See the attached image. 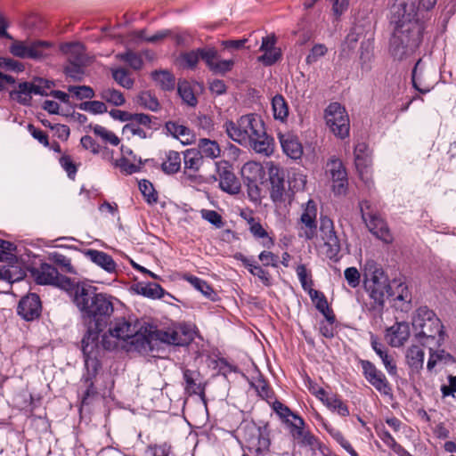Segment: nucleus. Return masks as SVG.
<instances>
[{
  "instance_id": "obj_1",
  "label": "nucleus",
  "mask_w": 456,
  "mask_h": 456,
  "mask_svg": "<svg viewBox=\"0 0 456 456\" xmlns=\"http://www.w3.org/2000/svg\"><path fill=\"white\" fill-rule=\"evenodd\" d=\"M389 22V54L395 61L406 60L419 48L425 29L424 22L418 18L416 0H395Z\"/></svg>"
},
{
  "instance_id": "obj_2",
  "label": "nucleus",
  "mask_w": 456,
  "mask_h": 456,
  "mask_svg": "<svg viewBox=\"0 0 456 456\" xmlns=\"http://www.w3.org/2000/svg\"><path fill=\"white\" fill-rule=\"evenodd\" d=\"M74 303L87 324V331L81 341L82 347L86 344L91 345L93 348H101L99 335L113 313L112 302L107 295L97 293L91 287H77L75 290Z\"/></svg>"
},
{
  "instance_id": "obj_3",
  "label": "nucleus",
  "mask_w": 456,
  "mask_h": 456,
  "mask_svg": "<svg viewBox=\"0 0 456 456\" xmlns=\"http://www.w3.org/2000/svg\"><path fill=\"white\" fill-rule=\"evenodd\" d=\"M364 288L373 300L371 310L380 311L384 306L386 296H394L383 269L373 259H367L362 266Z\"/></svg>"
},
{
  "instance_id": "obj_4",
  "label": "nucleus",
  "mask_w": 456,
  "mask_h": 456,
  "mask_svg": "<svg viewBox=\"0 0 456 456\" xmlns=\"http://www.w3.org/2000/svg\"><path fill=\"white\" fill-rule=\"evenodd\" d=\"M412 325L417 330L416 337L419 341L428 349H432V345L440 346L444 339L441 321L428 307H419L417 310Z\"/></svg>"
},
{
  "instance_id": "obj_5",
  "label": "nucleus",
  "mask_w": 456,
  "mask_h": 456,
  "mask_svg": "<svg viewBox=\"0 0 456 456\" xmlns=\"http://www.w3.org/2000/svg\"><path fill=\"white\" fill-rule=\"evenodd\" d=\"M232 436L256 455H264L269 452L271 441L266 424L257 425L254 421L244 420Z\"/></svg>"
},
{
  "instance_id": "obj_6",
  "label": "nucleus",
  "mask_w": 456,
  "mask_h": 456,
  "mask_svg": "<svg viewBox=\"0 0 456 456\" xmlns=\"http://www.w3.org/2000/svg\"><path fill=\"white\" fill-rule=\"evenodd\" d=\"M194 334L195 332L188 325L162 330L155 329L150 330L147 335L143 334L140 348L152 349L153 343L158 341L170 346H186L194 339Z\"/></svg>"
},
{
  "instance_id": "obj_7",
  "label": "nucleus",
  "mask_w": 456,
  "mask_h": 456,
  "mask_svg": "<svg viewBox=\"0 0 456 456\" xmlns=\"http://www.w3.org/2000/svg\"><path fill=\"white\" fill-rule=\"evenodd\" d=\"M101 348H93L91 345L82 347L85 362V373L81 379L82 404H89L91 400L97 395V389L94 387V379L102 368L100 362Z\"/></svg>"
},
{
  "instance_id": "obj_8",
  "label": "nucleus",
  "mask_w": 456,
  "mask_h": 456,
  "mask_svg": "<svg viewBox=\"0 0 456 456\" xmlns=\"http://www.w3.org/2000/svg\"><path fill=\"white\" fill-rule=\"evenodd\" d=\"M265 128L260 116L248 114L241 116L236 123L230 122V139L240 145L248 146L252 138Z\"/></svg>"
},
{
  "instance_id": "obj_9",
  "label": "nucleus",
  "mask_w": 456,
  "mask_h": 456,
  "mask_svg": "<svg viewBox=\"0 0 456 456\" xmlns=\"http://www.w3.org/2000/svg\"><path fill=\"white\" fill-rule=\"evenodd\" d=\"M200 59L204 61L209 69L216 74L228 71V61H219L217 52L214 48H199L180 55L181 65L187 69H194Z\"/></svg>"
},
{
  "instance_id": "obj_10",
  "label": "nucleus",
  "mask_w": 456,
  "mask_h": 456,
  "mask_svg": "<svg viewBox=\"0 0 456 456\" xmlns=\"http://www.w3.org/2000/svg\"><path fill=\"white\" fill-rule=\"evenodd\" d=\"M111 337L124 341L131 339L130 344L140 348L143 334L140 332L137 322L132 318H116L109 329Z\"/></svg>"
},
{
  "instance_id": "obj_11",
  "label": "nucleus",
  "mask_w": 456,
  "mask_h": 456,
  "mask_svg": "<svg viewBox=\"0 0 456 456\" xmlns=\"http://www.w3.org/2000/svg\"><path fill=\"white\" fill-rule=\"evenodd\" d=\"M326 124L330 131L341 139L349 135V117L338 102L330 103L325 110Z\"/></svg>"
},
{
  "instance_id": "obj_12",
  "label": "nucleus",
  "mask_w": 456,
  "mask_h": 456,
  "mask_svg": "<svg viewBox=\"0 0 456 456\" xmlns=\"http://www.w3.org/2000/svg\"><path fill=\"white\" fill-rule=\"evenodd\" d=\"M53 45L48 41L37 40L31 43L15 41L10 47L12 55L31 60H43L50 55Z\"/></svg>"
},
{
  "instance_id": "obj_13",
  "label": "nucleus",
  "mask_w": 456,
  "mask_h": 456,
  "mask_svg": "<svg viewBox=\"0 0 456 456\" xmlns=\"http://www.w3.org/2000/svg\"><path fill=\"white\" fill-rule=\"evenodd\" d=\"M30 273L37 284L55 285L65 289L73 287V282L68 277L61 275L52 265L44 263L38 268H32Z\"/></svg>"
},
{
  "instance_id": "obj_14",
  "label": "nucleus",
  "mask_w": 456,
  "mask_h": 456,
  "mask_svg": "<svg viewBox=\"0 0 456 456\" xmlns=\"http://www.w3.org/2000/svg\"><path fill=\"white\" fill-rule=\"evenodd\" d=\"M183 170L181 178L190 183L200 184L204 181L200 170L204 163L201 151L195 148L183 151Z\"/></svg>"
},
{
  "instance_id": "obj_15",
  "label": "nucleus",
  "mask_w": 456,
  "mask_h": 456,
  "mask_svg": "<svg viewBox=\"0 0 456 456\" xmlns=\"http://www.w3.org/2000/svg\"><path fill=\"white\" fill-rule=\"evenodd\" d=\"M436 69L428 61L419 59L411 72L413 87L420 94H427L432 90L435 84Z\"/></svg>"
},
{
  "instance_id": "obj_16",
  "label": "nucleus",
  "mask_w": 456,
  "mask_h": 456,
  "mask_svg": "<svg viewBox=\"0 0 456 456\" xmlns=\"http://www.w3.org/2000/svg\"><path fill=\"white\" fill-rule=\"evenodd\" d=\"M325 174L332 183L331 188L334 194L345 195L348 189V177L342 160L336 156H331L326 163Z\"/></svg>"
},
{
  "instance_id": "obj_17",
  "label": "nucleus",
  "mask_w": 456,
  "mask_h": 456,
  "mask_svg": "<svg viewBox=\"0 0 456 456\" xmlns=\"http://www.w3.org/2000/svg\"><path fill=\"white\" fill-rule=\"evenodd\" d=\"M274 411L287 423H289L293 428V435L298 438H302L303 443L313 445L314 437L308 432L304 430V419L293 413L289 407L279 401H275L273 404Z\"/></svg>"
},
{
  "instance_id": "obj_18",
  "label": "nucleus",
  "mask_w": 456,
  "mask_h": 456,
  "mask_svg": "<svg viewBox=\"0 0 456 456\" xmlns=\"http://www.w3.org/2000/svg\"><path fill=\"white\" fill-rule=\"evenodd\" d=\"M320 232L326 247L327 257L338 261L340 252V242L334 230L333 221L330 217L321 216Z\"/></svg>"
},
{
  "instance_id": "obj_19",
  "label": "nucleus",
  "mask_w": 456,
  "mask_h": 456,
  "mask_svg": "<svg viewBox=\"0 0 456 456\" xmlns=\"http://www.w3.org/2000/svg\"><path fill=\"white\" fill-rule=\"evenodd\" d=\"M365 379L375 387L380 394L388 395L391 394V387L385 374L379 370L371 362L360 360L359 362Z\"/></svg>"
},
{
  "instance_id": "obj_20",
  "label": "nucleus",
  "mask_w": 456,
  "mask_h": 456,
  "mask_svg": "<svg viewBox=\"0 0 456 456\" xmlns=\"http://www.w3.org/2000/svg\"><path fill=\"white\" fill-rule=\"evenodd\" d=\"M354 162L359 172L361 179L370 188L373 184L370 175L368 172V167L370 163V151L369 146L364 142H359L354 146Z\"/></svg>"
},
{
  "instance_id": "obj_21",
  "label": "nucleus",
  "mask_w": 456,
  "mask_h": 456,
  "mask_svg": "<svg viewBox=\"0 0 456 456\" xmlns=\"http://www.w3.org/2000/svg\"><path fill=\"white\" fill-rule=\"evenodd\" d=\"M42 312V303L40 297L36 293H29L23 297L17 307L18 314L25 321H34L37 319Z\"/></svg>"
},
{
  "instance_id": "obj_22",
  "label": "nucleus",
  "mask_w": 456,
  "mask_h": 456,
  "mask_svg": "<svg viewBox=\"0 0 456 456\" xmlns=\"http://www.w3.org/2000/svg\"><path fill=\"white\" fill-rule=\"evenodd\" d=\"M271 183L270 196L273 202L283 201L285 192L284 172L273 162L266 163Z\"/></svg>"
},
{
  "instance_id": "obj_23",
  "label": "nucleus",
  "mask_w": 456,
  "mask_h": 456,
  "mask_svg": "<svg viewBox=\"0 0 456 456\" xmlns=\"http://www.w3.org/2000/svg\"><path fill=\"white\" fill-rule=\"evenodd\" d=\"M370 346L376 354L380 358L388 375L392 377L396 376L397 366L393 355L388 353L387 346L373 334L370 335Z\"/></svg>"
},
{
  "instance_id": "obj_24",
  "label": "nucleus",
  "mask_w": 456,
  "mask_h": 456,
  "mask_svg": "<svg viewBox=\"0 0 456 456\" xmlns=\"http://www.w3.org/2000/svg\"><path fill=\"white\" fill-rule=\"evenodd\" d=\"M32 94H44L43 89L33 83H20L17 88L10 92V98L22 105H29Z\"/></svg>"
},
{
  "instance_id": "obj_25",
  "label": "nucleus",
  "mask_w": 456,
  "mask_h": 456,
  "mask_svg": "<svg viewBox=\"0 0 456 456\" xmlns=\"http://www.w3.org/2000/svg\"><path fill=\"white\" fill-rule=\"evenodd\" d=\"M411 334L410 325L407 322H396L386 331V338L393 347L403 346Z\"/></svg>"
},
{
  "instance_id": "obj_26",
  "label": "nucleus",
  "mask_w": 456,
  "mask_h": 456,
  "mask_svg": "<svg viewBox=\"0 0 456 456\" xmlns=\"http://www.w3.org/2000/svg\"><path fill=\"white\" fill-rule=\"evenodd\" d=\"M84 255L94 264L109 273H116L118 265L111 256L97 249H86Z\"/></svg>"
},
{
  "instance_id": "obj_27",
  "label": "nucleus",
  "mask_w": 456,
  "mask_h": 456,
  "mask_svg": "<svg viewBox=\"0 0 456 456\" xmlns=\"http://www.w3.org/2000/svg\"><path fill=\"white\" fill-rule=\"evenodd\" d=\"M316 215H317L316 204L314 203V200H309L306 202L304 211L300 217L301 223L305 227V237L307 240L313 239L315 235Z\"/></svg>"
},
{
  "instance_id": "obj_28",
  "label": "nucleus",
  "mask_w": 456,
  "mask_h": 456,
  "mask_svg": "<svg viewBox=\"0 0 456 456\" xmlns=\"http://www.w3.org/2000/svg\"><path fill=\"white\" fill-rule=\"evenodd\" d=\"M250 141L248 146L256 153L265 157L273 154L274 149L273 139L266 134L265 128H263L259 134H256Z\"/></svg>"
},
{
  "instance_id": "obj_29",
  "label": "nucleus",
  "mask_w": 456,
  "mask_h": 456,
  "mask_svg": "<svg viewBox=\"0 0 456 456\" xmlns=\"http://www.w3.org/2000/svg\"><path fill=\"white\" fill-rule=\"evenodd\" d=\"M183 377L185 383L184 390L190 395H204V387L201 384L200 373L198 370L184 369Z\"/></svg>"
},
{
  "instance_id": "obj_30",
  "label": "nucleus",
  "mask_w": 456,
  "mask_h": 456,
  "mask_svg": "<svg viewBox=\"0 0 456 456\" xmlns=\"http://www.w3.org/2000/svg\"><path fill=\"white\" fill-rule=\"evenodd\" d=\"M283 152L292 159H299L303 154V148L297 137L284 134L280 137Z\"/></svg>"
},
{
  "instance_id": "obj_31",
  "label": "nucleus",
  "mask_w": 456,
  "mask_h": 456,
  "mask_svg": "<svg viewBox=\"0 0 456 456\" xmlns=\"http://www.w3.org/2000/svg\"><path fill=\"white\" fill-rule=\"evenodd\" d=\"M365 224L369 228L370 232L379 240L387 243L392 241V236L386 223L379 216H371L370 219L366 221Z\"/></svg>"
},
{
  "instance_id": "obj_32",
  "label": "nucleus",
  "mask_w": 456,
  "mask_h": 456,
  "mask_svg": "<svg viewBox=\"0 0 456 456\" xmlns=\"http://www.w3.org/2000/svg\"><path fill=\"white\" fill-rule=\"evenodd\" d=\"M60 50L67 56L68 61H85V47L79 42L63 43L60 45Z\"/></svg>"
},
{
  "instance_id": "obj_33",
  "label": "nucleus",
  "mask_w": 456,
  "mask_h": 456,
  "mask_svg": "<svg viewBox=\"0 0 456 456\" xmlns=\"http://www.w3.org/2000/svg\"><path fill=\"white\" fill-rule=\"evenodd\" d=\"M182 157L178 151H168L166 152L165 159L161 164L162 171L167 175H175L181 170Z\"/></svg>"
},
{
  "instance_id": "obj_34",
  "label": "nucleus",
  "mask_w": 456,
  "mask_h": 456,
  "mask_svg": "<svg viewBox=\"0 0 456 456\" xmlns=\"http://www.w3.org/2000/svg\"><path fill=\"white\" fill-rule=\"evenodd\" d=\"M362 34L363 28L360 25H354L350 29V32L347 34L341 45V53L345 56L349 55V53L355 49L356 45Z\"/></svg>"
},
{
  "instance_id": "obj_35",
  "label": "nucleus",
  "mask_w": 456,
  "mask_h": 456,
  "mask_svg": "<svg viewBox=\"0 0 456 456\" xmlns=\"http://www.w3.org/2000/svg\"><path fill=\"white\" fill-rule=\"evenodd\" d=\"M153 81L164 91H172L175 86V76L167 69L154 70L151 74Z\"/></svg>"
},
{
  "instance_id": "obj_36",
  "label": "nucleus",
  "mask_w": 456,
  "mask_h": 456,
  "mask_svg": "<svg viewBox=\"0 0 456 456\" xmlns=\"http://www.w3.org/2000/svg\"><path fill=\"white\" fill-rule=\"evenodd\" d=\"M425 354L419 346H411L406 353V361L409 367L418 372L423 368Z\"/></svg>"
},
{
  "instance_id": "obj_37",
  "label": "nucleus",
  "mask_w": 456,
  "mask_h": 456,
  "mask_svg": "<svg viewBox=\"0 0 456 456\" xmlns=\"http://www.w3.org/2000/svg\"><path fill=\"white\" fill-rule=\"evenodd\" d=\"M272 110L274 119L285 122L289 116V106L281 94H276L272 99Z\"/></svg>"
},
{
  "instance_id": "obj_38",
  "label": "nucleus",
  "mask_w": 456,
  "mask_h": 456,
  "mask_svg": "<svg viewBox=\"0 0 456 456\" xmlns=\"http://www.w3.org/2000/svg\"><path fill=\"white\" fill-rule=\"evenodd\" d=\"M263 167L260 163L249 161L241 167V175L248 183H257L262 178Z\"/></svg>"
},
{
  "instance_id": "obj_39",
  "label": "nucleus",
  "mask_w": 456,
  "mask_h": 456,
  "mask_svg": "<svg viewBox=\"0 0 456 456\" xmlns=\"http://www.w3.org/2000/svg\"><path fill=\"white\" fill-rule=\"evenodd\" d=\"M248 230L256 240H261L260 243L263 247L271 248L274 245L273 239L268 235V232L258 221L256 220L249 224Z\"/></svg>"
},
{
  "instance_id": "obj_40",
  "label": "nucleus",
  "mask_w": 456,
  "mask_h": 456,
  "mask_svg": "<svg viewBox=\"0 0 456 456\" xmlns=\"http://www.w3.org/2000/svg\"><path fill=\"white\" fill-rule=\"evenodd\" d=\"M99 96L102 100L116 107L122 106L126 102L124 94L120 91L111 87L102 89L99 93Z\"/></svg>"
},
{
  "instance_id": "obj_41",
  "label": "nucleus",
  "mask_w": 456,
  "mask_h": 456,
  "mask_svg": "<svg viewBox=\"0 0 456 456\" xmlns=\"http://www.w3.org/2000/svg\"><path fill=\"white\" fill-rule=\"evenodd\" d=\"M167 133L176 139H180L183 143H188L190 141L191 131L183 125L168 121L165 125Z\"/></svg>"
},
{
  "instance_id": "obj_42",
  "label": "nucleus",
  "mask_w": 456,
  "mask_h": 456,
  "mask_svg": "<svg viewBox=\"0 0 456 456\" xmlns=\"http://www.w3.org/2000/svg\"><path fill=\"white\" fill-rule=\"evenodd\" d=\"M322 401L330 411L341 417H346L350 413L347 405L335 395L326 396L325 399L322 398Z\"/></svg>"
},
{
  "instance_id": "obj_43",
  "label": "nucleus",
  "mask_w": 456,
  "mask_h": 456,
  "mask_svg": "<svg viewBox=\"0 0 456 456\" xmlns=\"http://www.w3.org/2000/svg\"><path fill=\"white\" fill-rule=\"evenodd\" d=\"M183 279L187 281L194 289L201 292L206 297L214 299L216 294L213 289L204 280L191 274H185Z\"/></svg>"
},
{
  "instance_id": "obj_44",
  "label": "nucleus",
  "mask_w": 456,
  "mask_h": 456,
  "mask_svg": "<svg viewBox=\"0 0 456 456\" xmlns=\"http://www.w3.org/2000/svg\"><path fill=\"white\" fill-rule=\"evenodd\" d=\"M137 292L140 295L151 299H159L162 298L165 295L164 289L159 284L154 282L139 285L137 288Z\"/></svg>"
},
{
  "instance_id": "obj_45",
  "label": "nucleus",
  "mask_w": 456,
  "mask_h": 456,
  "mask_svg": "<svg viewBox=\"0 0 456 456\" xmlns=\"http://www.w3.org/2000/svg\"><path fill=\"white\" fill-rule=\"evenodd\" d=\"M139 190L144 199V200L149 205H155L158 203L159 195L158 191L155 190L153 184L146 179H142L138 183Z\"/></svg>"
},
{
  "instance_id": "obj_46",
  "label": "nucleus",
  "mask_w": 456,
  "mask_h": 456,
  "mask_svg": "<svg viewBox=\"0 0 456 456\" xmlns=\"http://www.w3.org/2000/svg\"><path fill=\"white\" fill-rule=\"evenodd\" d=\"M177 92L183 102L191 107L197 105L198 101L190 83L186 80L179 81Z\"/></svg>"
},
{
  "instance_id": "obj_47",
  "label": "nucleus",
  "mask_w": 456,
  "mask_h": 456,
  "mask_svg": "<svg viewBox=\"0 0 456 456\" xmlns=\"http://www.w3.org/2000/svg\"><path fill=\"white\" fill-rule=\"evenodd\" d=\"M325 430L338 442L351 456H358L351 444L344 437L342 433L329 424H324Z\"/></svg>"
},
{
  "instance_id": "obj_48",
  "label": "nucleus",
  "mask_w": 456,
  "mask_h": 456,
  "mask_svg": "<svg viewBox=\"0 0 456 456\" xmlns=\"http://www.w3.org/2000/svg\"><path fill=\"white\" fill-rule=\"evenodd\" d=\"M116 58L121 61L127 63L133 69L139 70L143 65L142 56L131 50H127L125 53H120L116 55Z\"/></svg>"
},
{
  "instance_id": "obj_49",
  "label": "nucleus",
  "mask_w": 456,
  "mask_h": 456,
  "mask_svg": "<svg viewBox=\"0 0 456 456\" xmlns=\"http://www.w3.org/2000/svg\"><path fill=\"white\" fill-rule=\"evenodd\" d=\"M137 103L141 107L151 111H157L159 109V100L149 91H144L138 94Z\"/></svg>"
},
{
  "instance_id": "obj_50",
  "label": "nucleus",
  "mask_w": 456,
  "mask_h": 456,
  "mask_svg": "<svg viewBox=\"0 0 456 456\" xmlns=\"http://www.w3.org/2000/svg\"><path fill=\"white\" fill-rule=\"evenodd\" d=\"M201 155L208 158L215 159L220 155V148L217 142L209 139H200L199 142V149Z\"/></svg>"
},
{
  "instance_id": "obj_51",
  "label": "nucleus",
  "mask_w": 456,
  "mask_h": 456,
  "mask_svg": "<svg viewBox=\"0 0 456 456\" xmlns=\"http://www.w3.org/2000/svg\"><path fill=\"white\" fill-rule=\"evenodd\" d=\"M436 346L432 345V349H429V358L427 364L428 370H432L438 362L446 363L451 359V355L444 350H434Z\"/></svg>"
},
{
  "instance_id": "obj_52",
  "label": "nucleus",
  "mask_w": 456,
  "mask_h": 456,
  "mask_svg": "<svg viewBox=\"0 0 456 456\" xmlns=\"http://www.w3.org/2000/svg\"><path fill=\"white\" fill-rule=\"evenodd\" d=\"M113 79L122 87L130 89L133 87L134 81L130 77L129 73L123 68L113 69L111 70Z\"/></svg>"
},
{
  "instance_id": "obj_53",
  "label": "nucleus",
  "mask_w": 456,
  "mask_h": 456,
  "mask_svg": "<svg viewBox=\"0 0 456 456\" xmlns=\"http://www.w3.org/2000/svg\"><path fill=\"white\" fill-rule=\"evenodd\" d=\"M84 62L68 61L64 67L65 74L75 81H81L84 76Z\"/></svg>"
},
{
  "instance_id": "obj_54",
  "label": "nucleus",
  "mask_w": 456,
  "mask_h": 456,
  "mask_svg": "<svg viewBox=\"0 0 456 456\" xmlns=\"http://www.w3.org/2000/svg\"><path fill=\"white\" fill-rule=\"evenodd\" d=\"M296 273L297 275V278L300 281V284L305 291H306L308 294H310V291H314V289L313 287V281L311 278V275L308 273V271L305 265H297L296 269Z\"/></svg>"
},
{
  "instance_id": "obj_55",
  "label": "nucleus",
  "mask_w": 456,
  "mask_h": 456,
  "mask_svg": "<svg viewBox=\"0 0 456 456\" xmlns=\"http://www.w3.org/2000/svg\"><path fill=\"white\" fill-rule=\"evenodd\" d=\"M94 134L101 137L105 142L117 146L119 143L118 137L111 131L102 126L95 125L93 128Z\"/></svg>"
},
{
  "instance_id": "obj_56",
  "label": "nucleus",
  "mask_w": 456,
  "mask_h": 456,
  "mask_svg": "<svg viewBox=\"0 0 456 456\" xmlns=\"http://www.w3.org/2000/svg\"><path fill=\"white\" fill-rule=\"evenodd\" d=\"M312 302L314 304L316 309L322 314L329 312V304L324 296V294L321 291L314 289V291H310L308 294Z\"/></svg>"
},
{
  "instance_id": "obj_57",
  "label": "nucleus",
  "mask_w": 456,
  "mask_h": 456,
  "mask_svg": "<svg viewBox=\"0 0 456 456\" xmlns=\"http://www.w3.org/2000/svg\"><path fill=\"white\" fill-rule=\"evenodd\" d=\"M68 91L77 100L92 99L94 97V91L89 86H69Z\"/></svg>"
},
{
  "instance_id": "obj_58",
  "label": "nucleus",
  "mask_w": 456,
  "mask_h": 456,
  "mask_svg": "<svg viewBox=\"0 0 456 456\" xmlns=\"http://www.w3.org/2000/svg\"><path fill=\"white\" fill-rule=\"evenodd\" d=\"M79 109L92 114H103L108 111L106 104L100 101L84 102L80 103Z\"/></svg>"
},
{
  "instance_id": "obj_59",
  "label": "nucleus",
  "mask_w": 456,
  "mask_h": 456,
  "mask_svg": "<svg viewBox=\"0 0 456 456\" xmlns=\"http://www.w3.org/2000/svg\"><path fill=\"white\" fill-rule=\"evenodd\" d=\"M281 57L280 48L265 51L262 55L257 58V61L265 66H271L276 63Z\"/></svg>"
},
{
  "instance_id": "obj_60",
  "label": "nucleus",
  "mask_w": 456,
  "mask_h": 456,
  "mask_svg": "<svg viewBox=\"0 0 456 456\" xmlns=\"http://www.w3.org/2000/svg\"><path fill=\"white\" fill-rule=\"evenodd\" d=\"M53 259L62 272L71 274L76 273V270L71 265V260L68 256L62 254L55 253L53 256Z\"/></svg>"
},
{
  "instance_id": "obj_61",
  "label": "nucleus",
  "mask_w": 456,
  "mask_h": 456,
  "mask_svg": "<svg viewBox=\"0 0 456 456\" xmlns=\"http://www.w3.org/2000/svg\"><path fill=\"white\" fill-rule=\"evenodd\" d=\"M59 163L66 171L69 178L74 180L77 172V167L73 162L71 157L69 155H62L59 159Z\"/></svg>"
},
{
  "instance_id": "obj_62",
  "label": "nucleus",
  "mask_w": 456,
  "mask_h": 456,
  "mask_svg": "<svg viewBox=\"0 0 456 456\" xmlns=\"http://www.w3.org/2000/svg\"><path fill=\"white\" fill-rule=\"evenodd\" d=\"M216 165L220 178L219 186L222 191L228 192V162L222 161Z\"/></svg>"
},
{
  "instance_id": "obj_63",
  "label": "nucleus",
  "mask_w": 456,
  "mask_h": 456,
  "mask_svg": "<svg viewBox=\"0 0 456 456\" xmlns=\"http://www.w3.org/2000/svg\"><path fill=\"white\" fill-rule=\"evenodd\" d=\"M345 279L346 280L348 285L355 289L360 285L361 281V273L355 267H348L344 271Z\"/></svg>"
},
{
  "instance_id": "obj_64",
  "label": "nucleus",
  "mask_w": 456,
  "mask_h": 456,
  "mask_svg": "<svg viewBox=\"0 0 456 456\" xmlns=\"http://www.w3.org/2000/svg\"><path fill=\"white\" fill-rule=\"evenodd\" d=\"M144 456H170V450L167 445H149L144 451Z\"/></svg>"
}]
</instances>
